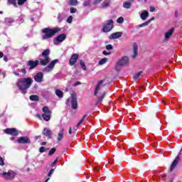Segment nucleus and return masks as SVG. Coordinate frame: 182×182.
I'll list each match as a JSON object with an SVG mask.
<instances>
[{"instance_id": "25", "label": "nucleus", "mask_w": 182, "mask_h": 182, "mask_svg": "<svg viewBox=\"0 0 182 182\" xmlns=\"http://www.w3.org/2000/svg\"><path fill=\"white\" fill-rule=\"evenodd\" d=\"M14 21L11 18H6L5 21H4V23H6V25H10V23H14Z\"/></svg>"}, {"instance_id": "18", "label": "nucleus", "mask_w": 182, "mask_h": 182, "mask_svg": "<svg viewBox=\"0 0 182 182\" xmlns=\"http://www.w3.org/2000/svg\"><path fill=\"white\" fill-rule=\"evenodd\" d=\"M43 136L48 137V139H52V131L48 128H44L43 131Z\"/></svg>"}, {"instance_id": "59", "label": "nucleus", "mask_w": 182, "mask_h": 182, "mask_svg": "<svg viewBox=\"0 0 182 182\" xmlns=\"http://www.w3.org/2000/svg\"><path fill=\"white\" fill-rule=\"evenodd\" d=\"M68 133L69 134H72V127L69 128Z\"/></svg>"}, {"instance_id": "39", "label": "nucleus", "mask_w": 182, "mask_h": 182, "mask_svg": "<svg viewBox=\"0 0 182 182\" xmlns=\"http://www.w3.org/2000/svg\"><path fill=\"white\" fill-rule=\"evenodd\" d=\"M25 2H26V0H18V5H19V6H22Z\"/></svg>"}, {"instance_id": "62", "label": "nucleus", "mask_w": 182, "mask_h": 182, "mask_svg": "<svg viewBox=\"0 0 182 182\" xmlns=\"http://www.w3.org/2000/svg\"><path fill=\"white\" fill-rule=\"evenodd\" d=\"M46 141L41 142V146H46Z\"/></svg>"}, {"instance_id": "41", "label": "nucleus", "mask_w": 182, "mask_h": 182, "mask_svg": "<svg viewBox=\"0 0 182 182\" xmlns=\"http://www.w3.org/2000/svg\"><path fill=\"white\" fill-rule=\"evenodd\" d=\"M109 6V2L104 1L102 4V8H107Z\"/></svg>"}, {"instance_id": "61", "label": "nucleus", "mask_w": 182, "mask_h": 182, "mask_svg": "<svg viewBox=\"0 0 182 182\" xmlns=\"http://www.w3.org/2000/svg\"><path fill=\"white\" fill-rule=\"evenodd\" d=\"M38 139H41V136H36L35 137V139H36V140H38Z\"/></svg>"}, {"instance_id": "34", "label": "nucleus", "mask_w": 182, "mask_h": 182, "mask_svg": "<svg viewBox=\"0 0 182 182\" xmlns=\"http://www.w3.org/2000/svg\"><path fill=\"white\" fill-rule=\"evenodd\" d=\"M107 62V58H102L101 59L99 63H98V65H105V63H106Z\"/></svg>"}, {"instance_id": "63", "label": "nucleus", "mask_w": 182, "mask_h": 182, "mask_svg": "<svg viewBox=\"0 0 182 182\" xmlns=\"http://www.w3.org/2000/svg\"><path fill=\"white\" fill-rule=\"evenodd\" d=\"M148 21H150V23H151V21H154V17H152L151 18L149 19Z\"/></svg>"}, {"instance_id": "42", "label": "nucleus", "mask_w": 182, "mask_h": 182, "mask_svg": "<svg viewBox=\"0 0 182 182\" xmlns=\"http://www.w3.org/2000/svg\"><path fill=\"white\" fill-rule=\"evenodd\" d=\"M72 21H73V17L72 16H70L67 19V22L68 23H72Z\"/></svg>"}, {"instance_id": "60", "label": "nucleus", "mask_w": 182, "mask_h": 182, "mask_svg": "<svg viewBox=\"0 0 182 182\" xmlns=\"http://www.w3.org/2000/svg\"><path fill=\"white\" fill-rule=\"evenodd\" d=\"M1 58H4V53L0 52V59H1Z\"/></svg>"}, {"instance_id": "38", "label": "nucleus", "mask_w": 182, "mask_h": 182, "mask_svg": "<svg viewBox=\"0 0 182 182\" xmlns=\"http://www.w3.org/2000/svg\"><path fill=\"white\" fill-rule=\"evenodd\" d=\"M55 151H56V148L51 149L48 153L49 156H52L53 154H55Z\"/></svg>"}, {"instance_id": "64", "label": "nucleus", "mask_w": 182, "mask_h": 182, "mask_svg": "<svg viewBox=\"0 0 182 182\" xmlns=\"http://www.w3.org/2000/svg\"><path fill=\"white\" fill-rule=\"evenodd\" d=\"M23 50L26 52V50H28V47L23 48Z\"/></svg>"}, {"instance_id": "31", "label": "nucleus", "mask_w": 182, "mask_h": 182, "mask_svg": "<svg viewBox=\"0 0 182 182\" xmlns=\"http://www.w3.org/2000/svg\"><path fill=\"white\" fill-rule=\"evenodd\" d=\"M18 22H19V23H23V22H25V15L21 14L18 17Z\"/></svg>"}, {"instance_id": "14", "label": "nucleus", "mask_w": 182, "mask_h": 182, "mask_svg": "<svg viewBox=\"0 0 182 182\" xmlns=\"http://www.w3.org/2000/svg\"><path fill=\"white\" fill-rule=\"evenodd\" d=\"M104 82H105V80H100L98 82V83L97 84V85L95 87V90L94 92V96H97V93H99V90H100V89L102 87V85H103Z\"/></svg>"}, {"instance_id": "23", "label": "nucleus", "mask_w": 182, "mask_h": 182, "mask_svg": "<svg viewBox=\"0 0 182 182\" xmlns=\"http://www.w3.org/2000/svg\"><path fill=\"white\" fill-rule=\"evenodd\" d=\"M52 116V114H43L42 117L43 120L46 122H49L50 120V117Z\"/></svg>"}, {"instance_id": "47", "label": "nucleus", "mask_w": 182, "mask_h": 182, "mask_svg": "<svg viewBox=\"0 0 182 182\" xmlns=\"http://www.w3.org/2000/svg\"><path fill=\"white\" fill-rule=\"evenodd\" d=\"M39 151H40V153H45V151H46L45 147H44V146H41V147L39 149Z\"/></svg>"}, {"instance_id": "46", "label": "nucleus", "mask_w": 182, "mask_h": 182, "mask_svg": "<svg viewBox=\"0 0 182 182\" xmlns=\"http://www.w3.org/2000/svg\"><path fill=\"white\" fill-rule=\"evenodd\" d=\"M53 171H55V169H51L48 173V177H52V175L53 174Z\"/></svg>"}, {"instance_id": "8", "label": "nucleus", "mask_w": 182, "mask_h": 182, "mask_svg": "<svg viewBox=\"0 0 182 182\" xmlns=\"http://www.w3.org/2000/svg\"><path fill=\"white\" fill-rule=\"evenodd\" d=\"M127 65H129V57L124 56L117 63L116 70H119L117 68L119 66H126Z\"/></svg>"}, {"instance_id": "45", "label": "nucleus", "mask_w": 182, "mask_h": 182, "mask_svg": "<svg viewBox=\"0 0 182 182\" xmlns=\"http://www.w3.org/2000/svg\"><path fill=\"white\" fill-rule=\"evenodd\" d=\"M70 11V14H76V11L77 10L73 7H71Z\"/></svg>"}, {"instance_id": "36", "label": "nucleus", "mask_w": 182, "mask_h": 182, "mask_svg": "<svg viewBox=\"0 0 182 182\" xmlns=\"http://www.w3.org/2000/svg\"><path fill=\"white\" fill-rule=\"evenodd\" d=\"M141 73H143V71H140L139 73L135 74V75H134V79L135 80H137V79H139V77H140V76H141Z\"/></svg>"}, {"instance_id": "19", "label": "nucleus", "mask_w": 182, "mask_h": 182, "mask_svg": "<svg viewBox=\"0 0 182 182\" xmlns=\"http://www.w3.org/2000/svg\"><path fill=\"white\" fill-rule=\"evenodd\" d=\"M139 50V46H137V43H133V55H132V58H136V56H137L138 55V51Z\"/></svg>"}, {"instance_id": "40", "label": "nucleus", "mask_w": 182, "mask_h": 182, "mask_svg": "<svg viewBox=\"0 0 182 182\" xmlns=\"http://www.w3.org/2000/svg\"><path fill=\"white\" fill-rule=\"evenodd\" d=\"M117 22L118 23H123V22H124V18H123V17H119L117 18Z\"/></svg>"}, {"instance_id": "54", "label": "nucleus", "mask_w": 182, "mask_h": 182, "mask_svg": "<svg viewBox=\"0 0 182 182\" xmlns=\"http://www.w3.org/2000/svg\"><path fill=\"white\" fill-rule=\"evenodd\" d=\"M79 85H82V82L77 81L75 83L74 86H79Z\"/></svg>"}, {"instance_id": "17", "label": "nucleus", "mask_w": 182, "mask_h": 182, "mask_svg": "<svg viewBox=\"0 0 182 182\" xmlns=\"http://www.w3.org/2000/svg\"><path fill=\"white\" fill-rule=\"evenodd\" d=\"M63 136H65V128H62L58 133L57 141H62L63 140Z\"/></svg>"}, {"instance_id": "4", "label": "nucleus", "mask_w": 182, "mask_h": 182, "mask_svg": "<svg viewBox=\"0 0 182 182\" xmlns=\"http://www.w3.org/2000/svg\"><path fill=\"white\" fill-rule=\"evenodd\" d=\"M70 103L72 109L75 110L77 109V97L76 94H72L71 97L68 98L66 101V105H69Z\"/></svg>"}, {"instance_id": "13", "label": "nucleus", "mask_w": 182, "mask_h": 182, "mask_svg": "<svg viewBox=\"0 0 182 182\" xmlns=\"http://www.w3.org/2000/svg\"><path fill=\"white\" fill-rule=\"evenodd\" d=\"M77 59H79V54H73L69 60L70 65L73 66L77 62Z\"/></svg>"}, {"instance_id": "10", "label": "nucleus", "mask_w": 182, "mask_h": 182, "mask_svg": "<svg viewBox=\"0 0 182 182\" xmlns=\"http://www.w3.org/2000/svg\"><path fill=\"white\" fill-rule=\"evenodd\" d=\"M65 39H66V34L63 33L59 35L58 37L54 38L53 40L54 45H59L60 43H61V42H63Z\"/></svg>"}, {"instance_id": "48", "label": "nucleus", "mask_w": 182, "mask_h": 182, "mask_svg": "<svg viewBox=\"0 0 182 182\" xmlns=\"http://www.w3.org/2000/svg\"><path fill=\"white\" fill-rule=\"evenodd\" d=\"M5 163L4 162V159L0 156V166H4Z\"/></svg>"}, {"instance_id": "5", "label": "nucleus", "mask_w": 182, "mask_h": 182, "mask_svg": "<svg viewBox=\"0 0 182 182\" xmlns=\"http://www.w3.org/2000/svg\"><path fill=\"white\" fill-rule=\"evenodd\" d=\"M2 176L4 177V180L11 181V180H14V178L16 177V173L12 170H9L8 172H4L2 173Z\"/></svg>"}, {"instance_id": "3", "label": "nucleus", "mask_w": 182, "mask_h": 182, "mask_svg": "<svg viewBox=\"0 0 182 182\" xmlns=\"http://www.w3.org/2000/svg\"><path fill=\"white\" fill-rule=\"evenodd\" d=\"M58 32H60V28H45L42 30V33H45L41 36L42 41H46V39H50L53 38Z\"/></svg>"}, {"instance_id": "52", "label": "nucleus", "mask_w": 182, "mask_h": 182, "mask_svg": "<svg viewBox=\"0 0 182 182\" xmlns=\"http://www.w3.org/2000/svg\"><path fill=\"white\" fill-rule=\"evenodd\" d=\"M21 72L22 73H23V75H26V73H27L26 69H25V68H22V69L21 70Z\"/></svg>"}, {"instance_id": "16", "label": "nucleus", "mask_w": 182, "mask_h": 182, "mask_svg": "<svg viewBox=\"0 0 182 182\" xmlns=\"http://www.w3.org/2000/svg\"><path fill=\"white\" fill-rule=\"evenodd\" d=\"M122 35H123V33L122 32L113 33L109 36V39H119V38H122Z\"/></svg>"}, {"instance_id": "33", "label": "nucleus", "mask_w": 182, "mask_h": 182, "mask_svg": "<svg viewBox=\"0 0 182 182\" xmlns=\"http://www.w3.org/2000/svg\"><path fill=\"white\" fill-rule=\"evenodd\" d=\"M80 65L82 70H87L86 65H85V61L80 60Z\"/></svg>"}, {"instance_id": "21", "label": "nucleus", "mask_w": 182, "mask_h": 182, "mask_svg": "<svg viewBox=\"0 0 182 182\" xmlns=\"http://www.w3.org/2000/svg\"><path fill=\"white\" fill-rule=\"evenodd\" d=\"M174 32V28H172L170 30H168L166 33H165V39H170L171 38V35H173V33Z\"/></svg>"}, {"instance_id": "44", "label": "nucleus", "mask_w": 182, "mask_h": 182, "mask_svg": "<svg viewBox=\"0 0 182 182\" xmlns=\"http://www.w3.org/2000/svg\"><path fill=\"white\" fill-rule=\"evenodd\" d=\"M83 5H84V6H89V5H90V0L85 1L83 3Z\"/></svg>"}, {"instance_id": "7", "label": "nucleus", "mask_w": 182, "mask_h": 182, "mask_svg": "<svg viewBox=\"0 0 182 182\" xmlns=\"http://www.w3.org/2000/svg\"><path fill=\"white\" fill-rule=\"evenodd\" d=\"M58 62V60H54L51 61L47 67L43 69V72H44V73H49V72H52V70H53V68H55V65H56Z\"/></svg>"}, {"instance_id": "11", "label": "nucleus", "mask_w": 182, "mask_h": 182, "mask_svg": "<svg viewBox=\"0 0 182 182\" xmlns=\"http://www.w3.org/2000/svg\"><path fill=\"white\" fill-rule=\"evenodd\" d=\"M4 132L6 134H11V136H18L19 134V132H18V130L15 128L6 129Z\"/></svg>"}, {"instance_id": "29", "label": "nucleus", "mask_w": 182, "mask_h": 182, "mask_svg": "<svg viewBox=\"0 0 182 182\" xmlns=\"http://www.w3.org/2000/svg\"><path fill=\"white\" fill-rule=\"evenodd\" d=\"M123 6L124 8H126V9H130V8H132V4L129 1H125L123 4Z\"/></svg>"}, {"instance_id": "49", "label": "nucleus", "mask_w": 182, "mask_h": 182, "mask_svg": "<svg viewBox=\"0 0 182 182\" xmlns=\"http://www.w3.org/2000/svg\"><path fill=\"white\" fill-rule=\"evenodd\" d=\"M103 0H95L94 5H97L98 4H100Z\"/></svg>"}, {"instance_id": "1", "label": "nucleus", "mask_w": 182, "mask_h": 182, "mask_svg": "<svg viewBox=\"0 0 182 182\" xmlns=\"http://www.w3.org/2000/svg\"><path fill=\"white\" fill-rule=\"evenodd\" d=\"M49 55H50V50L46 49L45 50L41 55H39V59L33 60H28L27 62V66L29 67V70H32L38 66V65H41V66H46L49 62H50V58H49Z\"/></svg>"}, {"instance_id": "58", "label": "nucleus", "mask_w": 182, "mask_h": 182, "mask_svg": "<svg viewBox=\"0 0 182 182\" xmlns=\"http://www.w3.org/2000/svg\"><path fill=\"white\" fill-rule=\"evenodd\" d=\"M3 58H4V60L5 62H7V61H8V57H6V55H4Z\"/></svg>"}, {"instance_id": "57", "label": "nucleus", "mask_w": 182, "mask_h": 182, "mask_svg": "<svg viewBox=\"0 0 182 182\" xmlns=\"http://www.w3.org/2000/svg\"><path fill=\"white\" fill-rule=\"evenodd\" d=\"M0 75H3L4 77H5V72L2 71V70H0Z\"/></svg>"}, {"instance_id": "24", "label": "nucleus", "mask_w": 182, "mask_h": 182, "mask_svg": "<svg viewBox=\"0 0 182 182\" xmlns=\"http://www.w3.org/2000/svg\"><path fill=\"white\" fill-rule=\"evenodd\" d=\"M43 112L44 114H52V111H50V109H49L48 107H43Z\"/></svg>"}, {"instance_id": "12", "label": "nucleus", "mask_w": 182, "mask_h": 182, "mask_svg": "<svg viewBox=\"0 0 182 182\" xmlns=\"http://www.w3.org/2000/svg\"><path fill=\"white\" fill-rule=\"evenodd\" d=\"M34 80L38 83H42V82H43V73L42 72H38L34 76Z\"/></svg>"}, {"instance_id": "51", "label": "nucleus", "mask_w": 182, "mask_h": 182, "mask_svg": "<svg viewBox=\"0 0 182 182\" xmlns=\"http://www.w3.org/2000/svg\"><path fill=\"white\" fill-rule=\"evenodd\" d=\"M102 53L105 55V56H107V55H110V52H107V51H106V50H104L103 52H102Z\"/></svg>"}, {"instance_id": "20", "label": "nucleus", "mask_w": 182, "mask_h": 182, "mask_svg": "<svg viewBox=\"0 0 182 182\" xmlns=\"http://www.w3.org/2000/svg\"><path fill=\"white\" fill-rule=\"evenodd\" d=\"M140 18L142 19V21H146V19L149 18V11L146 10L142 11L140 15Z\"/></svg>"}, {"instance_id": "32", "label": "nucleus", "mask_w": 182, "mask_h": 182, "mask_svg": "<svg viewBox=\"0 0 182 182\" xmlns=\"http://www.w3.org/2000/svg\"><path fill=\"white\" fill-rule=\"evenodd\" d=\"M9 5H14L16 8L18 6L16 4V0H8Z\"/></svg>"}, {"instance_id": "30", "label": "nucleus", "mask_w": 182, "mask_h": 182, "mask_svg": "<svg viewBox=\"0 0 182 182\" xmlns=\"http://www.w3.org/2000/svg\"><path fill=\"white\" fill-rule=\"evenodd\" d=\"M87 117V114H85L83 116V117L80 119V121L77 123V129L79 127V126H80V124H82L83 123V122H85V119H86V117Z\"/></svg>"}, {"instance_id": "53", "label": "nucleus", "mask_w": 182, "mask_h": 182, "mask_svg": "<svg viewBox=\"0 0 182 182\" xmlns=\"http://www.w3.org/2000/svg\"><path fill=\"white\" fill-rule=\"evenodd\" d=\"M36 117L39 119L40 120H42V117L41 116V114H36Z\"/></svg>"}, {"instance_id": "43", "label": "nucleus", "mask_w": 182, "mask_h": 182, "mask_svg": "<svg viewBox=\"0 0 182 182\" xmlns=\"http://www.w3.org/2000/svg\"><path fill=\"white\" fill-rule=\"evenodd\" d=\"M106 49L107 50H112V49H113V46H112V44H109L106 46Z\"/></svg>"}, {"instance_id": "2", "label": "nucleus", "mask_w": 182, "mask_h": 182, "mask_svg": "<svg viewBox=\"0 0 182 182\" xmlns=\"http://www.w3.org/2000/svg\"><path fill=\"white\" fill-rule=\"evenodd\" d=\"M32 83L33 80L31 77L19 78L16 82V86L23 95H26V90L32 86Z\"/></svg>"}, {"instance_id": "6", "label": "nucleus", "mask_w": 182, "mask_h": 182, "mask_svg": "<svg viewBox=\"0 0 182 182\" xmlns=\"http://www.w3.org/2000/svg\"><path fill=\"white\" fill-rule=\"evenodd\" d=\"M113 23L114 22L112 19L107 21L102 28L103 32H110V31H112L114 26Z\"/></svg>"}, {"instance_id": "9", "label": "nucleus", "mask_w": 182, "mask_h": 182, "mask_svg": "<svg viewBox=\"0 0 182 182\" xmlns=\"http://www.w3.org/2000/svg\"><path fill=\"white\" fill-rule=\"evenodd\" d=\"M19 143V144H31V139L28 136H21L17 141H15V143Z\"/></svg>"}, {"instance_id": "55", "label": "nucleus", "mask_w": 182, "mask_h": 182, "mask_svg": "<svg viewBox=\"0 0 182 182\" xmlns=\"http://www.w3.org/2000/svg\"><path fill=\"white\" fill-rule=\"evenodd\" d=\"M154 11H156V8L150 7V12H154Z\"/></svg>"}, {"instance_id": "27", "label": "nucleus", "mask_w": 182, "mask_h": 182, "mask_svg": "<svg viewBox=\"0 0 182 182\" xmlns=\"http://www.w3.org/2000/svg\"><path fill=\"white\" fill-rule=\"evenodd\" d=\"M63 19H65V14H63V13H59L58 15V21L60 23Z\"/></svg>"}, {"instance_id": "37", "label": "nucleus", "mask_w": 182, "mask_h": 182, "mask_svg": "<svg viewBox=\"0 0 182 182\" xmlns=\"http://www.w3.org/2000/svg\"><path fill=\"white\" fill-rule=\"evenodd\" d=\"M70 5H71V6H76L77 5V0H70Z\"/></svg>"}, {"instance_id": "50", "label": "nucleus", "mask_w": 182, "mask_h": 182, "mask_svg": "<svg viewBox=\"0 0 182 182\" xmlns=\"http://www.w3.org/2000/svg\"><path fill=\"white\" fill-rule=\"evenodd\" d=\"M58 163V159H56L52 164L51 167H55V165Z\"/></svg>"}, {"instance_id": "35", "label": "nucleus", "mask_w": 182, "mask_h": 182, "mask_svg": "<svg viewBox=\"0 0 182 182\" xmlns=\"http://www.w3.org/2000/svg\"><path fill=\"white\" fill-rule=\"evenodd\" d=\"M150 23V21H146L145 23L139 24V28H144V26H147Z\"/></svg>"}, {"instance_id": "28", "label": "nucleus", "mask_w": 182, "mask_h": 182, "mask_svg": "<svg viewBox=\"0 0 182 182\" xmlns=\"http://www.w3.org/2000/svg\"><path fill=\"white\" fill-rule=\"evenodd\" d=\"M30 100H31V102H38L39 97L38 95H31Z\"/></svg>"}, {"instance_id": "26", "label": "nucleus", "mask_w": 182, "mask_h": 182, "mask_svg": "<svg viewBox=\"0 0 182 182\" xmlns=\"http://www.w3.org/2000/svg\"><path fill=\"white\" fill-rule=\"evenodd\" d=\"M55 95L60 99H62V97H63V92L60 90H55Z\"/></svg>"}, {"instance_id": "15", "label": "nucleus", "mask_w": 182, "mask_h": 182, "mask_svg": "<svg viewBox=\"0 0 182 182\" xmlns=\"http://www.w3.org/2000/svg\"><path fill=\"white\" fill-rule=\"evenodd\" d=\"M178 161H180V156L178 155L174 161L172 162V164L171 166L170 171H173L174 168L177 166V164H178Z\"/></svg>"}, {"instance_id": "22", "label": "nucleus", "mask_w": 182, "mask_h": 182, "mask_svg": "<svg viewBox=\"0 0 182 182\" xmlns=\"http://www.w3.org/2000/svg\"><path fill=\"white\" fill-rule=\"evenodd\" d=\"M105 96H106V92H102L101 96L97 97V105H99V103H102V102H103Z\"/></svg>"}, {"instance_id": "56", "label": "nucleus", "mask_w": 182, "mask_h": 182, "mask_svg": "<svg viewBox=\"0 0 182 182\" xmlns=\"http://www.w3.org/2000/svg\"><path fill=\"white\" fill-rule=\"evenodd\" d=\"M13 73H14V75H15V76H19V73L18 72L14 71Z\"/></svg>"}]
</instances>
